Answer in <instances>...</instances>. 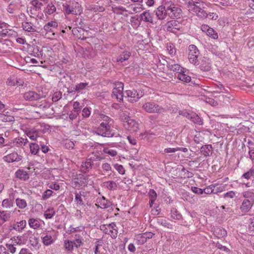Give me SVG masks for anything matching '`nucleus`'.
<instances>
[{
	"label": "nucleus",
	"mask_w": 254,
	"mask_h": 254,
	"mask_svg": "<svg viewBox=\"0 0 254 254\" xmlns=\"http://www.w3.org/2000/svg\"><path fill=\"white\" fill-rule=\"evenodd\" d=\"M254 202L244 200L240 207L241 211L244 213L249 212L253 206Z\"/></svg>",
	"instance_id": "obj_18"
},
{
	"label": "nucleus",
	"mask_w": 254,
	"mask_h": 254,
	"mask_svg": "<svg viewBox=\"0 0 254 254\" xmlns=\"http://www.w3.org/2000/svg\"><path fill=\"white\" fill-rule=\"evenodd\" d=\"M87 9L91 12H102L105 10L104 7L97 5L91 4L87 7Z\"/></svg>",
	"instance_id": "obj_30"
},
{
	"label": "nucleus",
	"mask_w": 254,
	"mask_h": 254,
	"mask_svg": "<svg viewBox=\"0 0 254 254\" xmlns=\"http://www.w3.org/2000/svg\"><path fill=\"white\" fill-rule=\"evenodd\" d=\"M157 222L160 224L161 225L167 227L168 228H171L172 225L170 223L168 222L165 219H163L162 217H159L158 219Z\"/></svg>",
	"instance_id": "obj_49"
},
{
	"label": "nucleus",
	"mask_w": 254,
	"mask_h": 254,
	"mask_svg": "<svg viewBox=\"0 0 254 254\" xmlns=\"http://www.w3.org/2000/svg\"><path fill=\"white\" fill-rule=\"evenodd\" d=\"M194 141L196 143L202 142L203 140V137L200 132H197L194 136Z\"/></svg>",
	"instance_id": "obj_60"
},
{
	"label": "nucleus",
	"mask_w": 254,
	"mask_h": 254,
	"mask_svg": "<svg viewBox=\"0 0 254 254\" xmlns=\"http://www.w3.org/2000/svg\"><path fill=\"white\" fill-rule=\"evenodd\" d=\"M27 135L32 140H36L38 137V132L36 130H33V129L29 130L27 133Z\"/></svg>",
	"instance_id": "obj_52"
},
{
	"label": "nucleus",
	"mask_w": 254,
	"mask_h": 254,
	"mask_svg": "<svg viewBox=\"0 0 254 254\" xmlns=\"http://www.w3.org/2000/svg\"><path fill=\"white\" fill-rule=\"evenodd\" d=\"M43 97H44L43 95L32 91H29L23 94V98L26 101L38 100Z\"/></svg>",
	"instance_id": "obj_10"
},
{
	"label": "nucleus",
	"mask_w": 254,
	"mask_h": 254,
	"mask_svg": "<svg viewBox=\"0 0 254 254\" xmlns=\"http://www.w3.org/2000/svg\"><path fill=\"white\" fill-rule=\"evenodd\" d=\"M115 169L120 174L123 175L125 174V170L123 166L121 165L116 164L114 165Z\"/></svg>",
	"instance_id": "obj_63"
},
{
	"label": "nucleus",
	"mask_w": 254,
	"mask_h": 254,
	"mask_svg": "<svg viewBox=\"0 0 254 254\" xmlns=\"http://www.w3.org/2000/svg\"><path fill=\"white\" fill-rule=\"evenodd\" d=\"M73 35L79 39L85 40L89 35L88 31L85 30L80 27H74L72 29Z\"/></svg>",
	"instance_id": "obj_9"
},
{
	"label": "nucleus",
	"mask_w": 254,
	"mask_h": 254,
	"mask_svg": "<svg viewBox=\"0 0 254 254\" xmlns=\"http://www.w3.org/2000/svg\"><path fill=\"white\" fill-rule=\"evenodd\" d=\"M142 109L148 113L161 114L165 112V109L153 102H147L143 104Z\"/></svg>",
	"instance_id": "obj_4"
},
{
	"label": "nucleus",
	"mask_w": 254,
	"mask_h": 254,
	"mask_svg": "<svg viewBox=\"0 0 254 254\" xmlns=\"http://www.w3.org/2000/svg\"><path fill=\"white\" fill-rule=\"evenodd\" d=\"M213 189H214V192L215 193L222 192L225 190V185L221 184L220 185L213 186Z\"/></svg>",
	"instance_id": "obj_57"
},
{
	"label": "nucleus",
	"mask_w": 254,
	"mask_h": 254,
	"mask_svg": "<svg viewBox=\"0 0 254 254\" xmlns=\"http://www.w3.org/2000/svg\"><path fill=\"white\" fill-rule=\"evenodd\" d=\"M43 242L44 245L46 246L50 245L53 242V239L51 236L46 235L43 238Z\"/></svg>",
	"instance_id": "obj_56"
},
{
	"label": "nucleus",
	"mask_w": 254,
	"mask_h": 254,
	"mask_svg": "<svg viewBox=\"0 0 254 254\" xmlns=\"http://www.w3.org/2000/svg\"><path fill=\"white\" fill-rule=\"evenodd\" d=\"M206 34L207 35L214 39H217L218 37L217 33L213 29L210 27L209 30H208V32L206 33Z\"/></svg>",
	"instance_id": "obj_54"
},
{
	"label": "nucleus",
	"mask_w": 254,
	"mask_h": 254,
	"mask_svg": "<svg viewBox=\"0 0 254 254\" xmlns=\"http://www.w3.org/2000/svg\"><path fill=\"white\" fill-rule=\"evenodd\" d=\"M254 175V169L251 168L248 172L244 173L242 177L247 180L250 179Z\"/></svg>",
	"instance_id": "obj_55"
},
{
	"label": "nucleus",
	"mask_w": 254,
	"mask_h": 254,
	"mask_svg": "<svg viewBox=\"0 0 254 254\" xmlns=\"http://www.w3.org/2000/svg\"><path fill=\"white\" fill-rule=\"evenodd\" d=\"M140 20L144 22L152 23L153 18L151 13L148 11H144L139 16Z\"/></svg>",
	"instance_id": "obj_19"
},
{
	"label": "nucleus",
	"mask_w": 254,
	"mask_h": 254,
	"mask_svg": "<svg viewBox=\"0 0 254 254\" xmlns=\"http://www.w3.org/2000/svg\"><path fill=\"white\" fill-rule=\"evenodd\" d=\"M103 159H104V158L100 155L99 153L96 152H93L92 154H90L88 156L87 160L89 161L93 165H94V162L100 161Z\"/></svg>",
	"instance_id": "obj_21"
},
{
	"label": "nucleus",
	"mask_w": 254,
	"mask_h": 254,
	"mask_svg": "<svg viewBox=\"0 0 254 254\" xmlns=\"http://www.w3.org/2000/svg\"><path fill=\"white\" fill-rule=\"evenodd\" d=\"M188 51V59L190 62L194 65L198 64V57L200 53L197 48L194 45H190L189 47Z\"/></svg>",
	"instance_id": "obj_5"
},
{
	"label": "nucleus",
	"mask_w": 254,
	"mask_h": 254,
	"mask_svg": "<svg viewBox=\"0 0 254 254\" xmlns=\"http://www.w3.org/2000/svg\"><path fill=\"white\" fill-rule=\"evenodd\" d=\"M10 217V214L9 212L5 211H0V220H1L2 223L8 221Z\"/></svg>",
	"instance_id": "obj_39"
},
{
	"label": "nucleus",
	"mask_w": 254,
	"mask_h": 254,
	"mask_svg": "<svg viewBox=\"0 0 254 254\" xmlns=\"http://www.w3.org/2000/svg\"><path fill=\"white\" fill-rule=\"evenodd\" d=\"M127 97H130V102H136L139 98L142 96V93L139 94L135 90H128L126 91Z\"/></svg>",
	"instance_id": "obj_13"
},
{
	"label": "nucleus",
	"mask_w": 254,
	"mask_h": 254,
	"mask_svg": "<svg viewBox=\"0 0 254 254\" xmlns=\"http://www.w3.org/2000/svg\"><path fill=\"white\" fill-rule=\"evenodd\" d=\"M101 118L103 122L101 123L97 129V134L104 137H112L114 133L110 130V128L111 125L113 123V120L104 115H101Z\"/></svg>",
	"instance_id": "obj_2"
},
{
	"label": "nucleus",
	"mask_w": 254,
	"mask_h": 254,
	"mask_svg": "<svg viewBox=\"0 0 254 254\" xmlns=\"http://www.w3.org/2000/svg\"><path fill=\"white\" fill-rule=\"evenodd\" d=\"M22 26L23 29L26 31L29 32H36L35 27H33V25L31 22H23L22 23Z\"/></svg>",
	"instance_id": "obj_25"
},
{
	"label": "nucleus",
	"mask_w": 254,
	"mask_h": 254,
	"mask_svg": "<svg viewBox=\"0 0 254 254\" xmlns=\"http://www.w3.org/2000/svg\"><path fill=\"white\" fill-rule=\"evenodd\" d=\"M87 85V83H80L77 84L75 87V90H76V92H79L85 89Z\"/></svg>",
	"instance_id": "obj_58"
},
{
	"label": "nucleus",
	"mask_w": 254,
	"mask_h": 254,
	"mask_svg": "<svg viewBox=\"0 0 254 254\" xmlns=\"http://www.w3.org/2000/svg\"><path fill=\"white\" fill-rule=\"evenodd\" d=\"M214 235L218 238L225 237L227 235V231L222 228H216L214 231Z\"/></svg>",
	"instance_id": "obj_26"
},
{
	"label": "nucleus",
	"mask_w": 254,
	"mask_h": 254,
	"mask_svg": "<svg viewBox=\"0 0 254 254\" xmlns=\"http://www.w3.org/2000/svg\"><path fill=\"white\" fill-rule=\"evenodd\" d=\"M213 151V148L211 144L204 145L200 148V152L204 157L211 156Z\"/></svg>",
	"instance_id": "obj_16"
},
{
	"label": "nucleus",
	"mask_w": 254,
	"mask_h": 254,
	"mask_svg": "<svg viewBox=\"0 0 254 254\" xmlns=\"http://www.w3.org/2000/svg\"><path fill=\"white\" fill-rule=\"evenodd\" d=\"M188 10L198 17L206 18L207 13L205 11L206 4L201 0H186Z\"/></svg>",
	"instance_id": "obj_1"
},
{
	"label": "nucleus",
	"mask_w": 254,
	"mask_h": 254,
	"mask_svg": "<svg viewBox=\"0 0 254 254\" xmlns=\"http://www.w3.org/2000/svg\"><path fill=\"white\" fill-rule=\"evenodd\" d=\"M191 112H190V111H188L187 110H180L179 112V115L185 117L188 119H190V116L191 115Z\"/></svg>",
	"instance_id": "obj_61"
},
{
	"label": "nucleus",
	"mask_w": 254,
	"mask_h": 254,
	"mask_svg": "<svg viewBox=\"0 0 254 254\" xmlns=\"http://www.w3.org/2000/svg\"><path fill=\"white\" fill-rule=\"evenodd\" d=\"M112 202L103 196L97 199V203L95 204L97 207L105 209L110 207L112 205Z\"/></svg>",
	"instance_id": "obj_12"
},
{
	"label": "nucleus",
	"mask_w": 254,
	"mask_h": 254,
	"mask_svg": "<svg viewBox=\"0 0 254 254\" xmlns=\"http://www.w3.org/2000/svg\"><path fill=\"white\" fill-rule=\"evenodd\" d=\"M84 191H80L79 193H75V201L76 202L77 204L80 205H83L84 203L82 200V199L81 198L82 196H84Z\"/></svg>",
	"instance_id": "obj_42"
},
{
	"label": "nucleus",
	"mask_w": 254,
	"mask_h": 254,
	"mask_svg": "<svg viewBox=\"0 0 254 254\" xmlns=\"http://www.w3.org/2000/svg\"><path fill=\"white\" fill-rule=\"evenodd\" d=\"M130 56V54L129 52L127 51L124 52L119 57L117 58L116 61L122 63L124 61L128 60Z\"/></svg>",
	"instance_id": "obj_35"
},
{
	"label": "nucleus",
	"mask_w": 254,
	"mask_h": 254,
	"mask_svg": "<svg viewBox=\"0 0 254 254\" xmlns=\"http://www.w3.org/2000/svg\"><path fill=\"white\" fill-rule=\"evenodd\" d=\"M58 27V23L56 21H51L47 23L44 26V29L47 32H52L53 29L56 28Z\"/></svg>",
	"instance_id": "obj_24"
},
{
	"label": "nucleus",
	"mask_w": 254,
	"mask_h": 254,
	"mask_svg": "<svg viewBox=\"0 0 254 254\" xmlns=\"http://www.w3.org/2000/svg\"><path fill=\"white\" fill-rule=\"evenodd\" d=\"M0 120L4 122H11L14 121V118L12 116L0 113Z\"/></svg>",
	"instance_id": "obj_41"
},
{
	"label": "nucleus",
	"mask_w": 254,
	"mask_h": 254,
	"mask_svg": "<svg viewBox=\"0 0 254 254\" xmlns=\"http://www.w3.org/2000/svg\"><path fill=\"white\" fill-rule=\"evenodd\" d=\"M167 9L165 8V4L163 5H160L155 10L156 15L159 20L164 19L168 13H167Z\"/></svg>",
	"instance_id": "obj_14"
},
{
	"label": "nucleus",
	"mask_w": 254,
	"mask_h": 254,
	"mask_svg": "<svg viewBox=\"0 0 254 254\" xmlns=\"http://www.w3.org/2000/svg\"><path fill=\"white\" fill-rule=\"evenodd\" d=\"M92 166L93 164L88 160L84 162H82L81 165L82 172L84 173L88 172Z\"/></svg>",
	"instance_id": "obj_29"
},
{
	"label": "nucleus",
	"mask_w": 254,
	"mask_h": 254,
	"mask_svg": "<svg viewBox=\"0 0 254 254\" xmlns=\"http://www.w3.org/2000/svg\"><path fill=\"white\" fill-rule=\"evenodd\" d=\"M15 201L16 205L20 209H24L27 206V202L25 199L17 198Z\"/></svg>",
	"instance_id": "obj_45"
},
{
	"label": "nucleus",
	"mask_w": 254,
	"mask_h": 254,
	"mask_svg": "<svg viewBox=\"0 0 254 254\" xmlns=\"http://www.w3.org/2000/svg\"><path fill=\"white\" fill-rule=\"evenodd\" d=\"M171 216L175 220H181L182 219L181 214L175 208H173L171 210Z\"/></svg>",
	"instance_id": "obj_34"
},
{
	"label": "nucleus",
	"mask_w": 254,
	"mask_h": 254,
	"mask_svg": "<svg viewBox=\"0 0 254 254\" xmlns=\"http://www.w3.org/2000/svg\"><path fill=\"white\" fill-rule=\"evenodd\" d=\"M28 224L29 226L34 229H37L40 228V220L35 218H30L28 220Z\"/></svg>",
	"instance_id": "obj_27"
},
{
	"label": "nucleus",
	"mask_w": 254,
	"mask_h": 254,
	"mask_svg": "<svg viewBox=\"0 0 254 254\" xmlns=\"http://www.w3.org/2000/svg\"><path fill=\"white\" fill-rule=\"evenodd\" d=\"M246 15L248 18L254 19V8H251L247 10Z\"/></svg>",
	"instance_id": "obj_64"
},
{
	"label": "nucleus",
	"mask_w": 254,
	"mask_h": 254,
	"mask_svg": "<svg viewBox=\"0 0 254 254\" xmlns=\"http://www.w3.org/2000/svg\"><path fill=\"white\" fill-rule=\"evenodd\" d=\"M64 248L67 252H71L73 250L74 245L72 241L65 240L64 241Z\"/></svg>",
	"instance_id": "obj_36"
},
{
	"label": "nucleus",
	"mask_w": 254,
	"mask_h": 254,
	"mask_svg": "<svg viewBox=\"0 0 254 254\" xmlns=\"http://www.w3.org/2000/svg\"><path fill=\"white\" fill-rule=\"evenodd\" d=\"M123 89L124 84L120 82H117L115 83L112 93V97L116 98L118 101H121L123 99Z\"/></svg>",
	"instance_id": "obj_7"
},
{
	"label": "nucleus",
	"mask_w": 254,
	"mask_h": 254,
	"mask_svg": "<svg viewBox=\"0 0 254 254\" xmlns=\"http://www.w3.org/2000/svg\"><path fill=\"white\" fill-rule=\"evenodd\" d=\"M176 76L179 80L183 81L186 83H189L191 80V78L190 76L187 75L183 73H178Z\"/></svg>",
	"instance_id": "obj_37"
},
{
	"label": "nucleus",
	"mask_w": 254,
	"mask_h": 254,
	"mask_svg": "<svg viewBox=\"0 0 254 254\" xmlns=\"http://www.w3.org/2000/svg\"><path fill=\"white\" fill-rule=\"evenodd\" d=\"M243 196L245 198L244 200L254 202V193L252 191H244L242 193Z\"/></svg>",
	"instance_id": "obj_33"
},
{
	"label": "nucleus",
	"mask_w": 254,
	"mask_h": 254,
	"mask_svg": "<svg viewBox=\"0 0 254 254\" xmlns=\"http://www.w3.org/2000/svg\"><path fill=\"white\" fill-rule=\"evenodd\" d=\"M26 225V221L25 220H21L14 224L12 229L20 232L25 227Z\"/></svg>",
	"instance_id": "obj_32"
},
{
	"label": "nucleus",
	"mask_w": 254,
	"mask_h": 254,
	"mask_svg": "<svg viewBox=\"0 0 254 254\" xmlns=\"http://www.w3.org/2000/svg\"><path fill=\"white\" fill-rule=\"evenodd\" d=\"M124 126L126 129L133 132L137 131L138 128V124L135 120L131 119L127 120L126 123H124Z\"/></svg>",
	"instance_id": "obj_11"
},
{
	"label": "nucleus",
	"mask_w": 254,
	"mask_h": 254,
	"mask_svg": "<svg viewBox=\"0 0 254 254\" xmlns=\"http://www.w3.org/2000/svg\"><path fill=\"white\" fill-rule=\"evenodd\" d=\"M165 8L167 9L168 15L172 19L180 18L182 10L180 8L171 1H167L165 3Z\"/></svg>",
	"instance_id": "obj_3"
},
{
	"label": "nucleus",
	"mask_w": 254,
	"mask_h": 254,
	"mask_svg": "<svg viewBox=\"0 0 254 254\" xmlns=\"http://www.w3.org/2000/svg\"><path fill=\"white\" fill-rule=\"evenodd\" d=\"M190 119L194 124L201 125L203 124V121L201 118L195 113H192L190 116Z\"/></svg>",
	"instance_id": "obj_31"
},
{
	"label": "nucleus",
	"mask_w": 254,
	"mask_h": 254,
	"mask_svg": "<svg viewBox=\"0 0 254 254\" xmlns=\"http://www.w3.org/2000/svg\"><path fill=\"white\" fill-rule=\"evenodd\" d=\"M142 6V5L140 4H138L137 5L130 4L128 6V8H130V10H128L127 12H128V13L130 14L140 12L141 11L143 10V8Z\"/></svg>",
	"instance_id": "obj_23"
},
{
	"label": "nucleus",
	"mask_w": 254,
	"mask_h": 254,
	"mask_svg": "<svg viewBox=\"0 0 254 254\" xmlns=\"http://www.w3.org/2000/svg\"><path fill=\"white\" fill-rule=\"evenodd\" d=\"M15 177L19 179L20 180H22L24 181L27 180L29 179V175L24 170L19 169L15 172Z\"/></svg>",
	"instance_id": "obj_22"
},
{
	"label": "nucleus",
	"mask_w": 254,
	"mask_h": 254,
	"mask_svg": "<svg viewBox=\"0 0 254 254\" xmlns=\"http://www.w3.org/2000/svg\"><path fill=\"white\" fill-rule=\"evenodd\" d=\"M12 202L8 199H5L2 201V205L6 208H10L12 206Z\"/></svg>",
	"instance_id": "obj_62"
},
{
	"label": "nucleus",
	"mask_w": 254,
	"mask_h": 254,
	"mask_svg": "<svg viewBox=\"0 0 254 254\" xmlns=\"http://www.w3.org/2000/svg\"><path fill=\"white\" fill-rule=\"evenodd\" d=\"M84 230V227L83 226H78L76 227H73L72 226H70L68 229L67 230L66 233L68 234H71L72 233L77 232H81L83 231Z\"/></svg>",
	"instance_id": "obj_38"
},
{
	"label": "nucleus",
	"mask_w": 254,
	"mask_h": 254,
	"mask_svg": "<svg viewBox=\"0 0 254 254\" xmlns=\"http://www.w3.org/2000/svg\"><path fill=\"white\" fill-rule=\"evenodd\" d=\"M62 93L61 91H56L55 92L53 95L52 97V101L54 102H56L58 101L62 98Z\"/></svg>",
	"instance_id": "obj_53"
},
{
	"label": "nucleus",
	"mask_w": 254,
	"mask_h": 254,
	"mask_svg": "<svg viewBox=\"0 0 254 254\" xmlns=\"http://www.w3.org/2000/svg\"><path fill=\"white\" fill-rule=\"evenodd\" d=\"M55 211L53 208H48L44 213V216L46 219H51L55 215Z\"/></svg>",
	"instance_id": "obj_47"
},
{
	"label": "nucleus",
	"mask_w": 254,
	"mask_h": 254,
	"mask_svg": "<svg viewBox=\"0 0 254 254\" xmlns=\"http://www.w3.org/2000/svg\"><path fill=\"white\" fill-rule=\"evenodd\" d=\"M31 4L37 11L41 10L43 6V3L39 2V0H32L31 1Z\"/></svg>",
	"instance_id": "obj_48"
},
{
	"label": "nucleus",
	"mask_w": 254,
	"mask_h": 254,
	"mask_svg": "<svg viewBox=\"0 0 254 254\" xmlns=\"http://www.w3.org/2000/svg\"><path fill=\"white\" fill-rule=\"evenodd\" d=\"M119 116L120 119L122 120L124 123H126L127 122V120H129L130 118L129 116V113L123 110H121L119 113Z\"/></svg>",
	"instance_id": "obj_28"
},
{
	"label": "nucleus",
	"mask_w": 254,
	"mask_h": 254,
	"mask_svg": "<svg viewBox=\"0 0 254 254\" xmlns=\"http://www.w3.org/2000/svg\"><path fill=\"white\" fill-rule=\"evenodd\" d=\"M53 193V191L51 190H47L45 191L42 195V199L46 200L48 199Z\"/></svg>",
	"instance_id": "obj_59"
},
{
	"label": "nucleus",
	"mask_w": 254,
	"mask_h": 254,
	"mask_svg": "<svg viewBox=\"0 0 254 254\" xmlns=\"http://www.w3.org/2000/svg\"><path fill=\"white\" fill-rule=\"evenodd\" d=\"M51 103L46 99H43L40 101L37 102L35 104V107L42 110L49 108L51 106Z\"/></svg>",
	"instance_id": "obj_20"
},
{
	"label": "nucleus",
	"mask_w": 254,
	"mask_h": 254,
	"mask_svg": "<svg viewBox=\"0 0 254 254\" xmlns=\"http://www.w3.org/2000/svg\"><path fill=\"white\" fill-rule=\"evenodd\" d=\"M56 10V8L55 6L52 3H49L47 5L45 9L44 10V12L46 14H52Z\"/></svg>",
	"instance_id": "obj_40"
},
{
	"label": "nucleus",
	"mask_w": 254,
	"mask_h": 254,
	"mask_svg": "<svg viewBox=\"0 0 254 254\" xmlns=\"http://www.w3.org/2000/svg\"><path fill=\"white\" fill-rule=\"evenodd\" d=\"M167 30L168 31L172 33H175L176 30H178L180 28V25L177 21H171L167 23Z\"/></svg>",
	"instance_id": "obj_17"
},
{
	"label": "nucleus",
	"mask_w": 254,
	"mask_h": 254,
	"mask_svg": "<svg viewBox=\"0 0 254 254\" xmlns=\"http://www.w3.org/2000/svg\"><path fill=\"white\" fill-rule=\"evenodd\" d=\"M4 159L5 161L9 163L19 161L21 160V156L19 155L16 152H12L5 156Z\"/></svg>",
	"instance_id": "obj_15"
},
{
	"label": "nucleus",
	"mask_w": 254,
	"mask_h": 254,
	"mask_svg": "<svg viewBox=\"0 0 254 254\" xmlns=\"http://www.w3.org/2000/svg\"><path fill=\"white\" fill-rule=\"evenodd\" d=\"M201 69L203 71H208L210 69V62L209 59L202 61L201 63Z\"/></svg>",
	"instance_id": "obj_43"
},
{
	"label": "nucleus",
	"mask_w": 254,
	"mask_h": 254,
	"mask_svg": "<svg viewBox=\"0 0 254 254\" xmlns=\"http://www.w3.org/2000/svg\"><path fill=\"white\" fill-rule=\"evenodd\" d=\"M75 5L74 7L73 5H69L67 4H64V10L65 13L68 14H72L77 15L80 13L81 12V6L79 5L77 2H76Z\"/></svg>",
	"instance_id": "obj_8"
},
{
	"label": "nucleus",
	"mask_w": 254,
	"mask_h": 254,
	"mask_svg": "<svg viewBox=\"0 0 254 254\" xmlns=\"http://www.w3.org/2000/svg\"><path fill=\"white\" fill-rule=\"evenodd\" d=\"M128 10L126 9L125 7L120 6L113 7V11L117 14H123L125 12H127Z\"/></svg>",
	"instance_id": "obj_44"
},
{
	"label": "nucleus",
	"mask_w": 254,
	"mask_h": 254,
	"mask_svg": "<svg viewBox=\"0 0 254 254\" xmlns=\"http://www.w3.org/2000/svg\"><path fill=\"white\" fill-rule=\"evenodd\" d=\"M30 149L31 153L33 154L36 155L39 150V146L38 144L35 143H31L30 144Z\"/></svg>",
	"instance_id": "obj_50"
},
{
	"label": "nucleus",
	"mask_w": 254,
	"mask_h": 254,
	"mask_svg": "<svg viewBox=\"0 0 254 254\" xmlns=\"http://www.w3.org/2000/svg\"><path fill=\"white\" fill-rule=\"evenodd\" d=\"M74 247L76 248L80 247L83 245V239L81 238L80 236H78V238H75L72 241Z\"/></svg>",
	"instance_id": "obj_46"
},
{
	"label": "nucleus",
	"mask_w": 254,
	"mask_h": 254,
	"mask_svg": "<svg viewBox=\"0 0 254 254\" xmlns=\"http://www.w3.org/2000/svg\"><path fill=\"white\" fill-rule=\"evenodd\" d=\"M105 183L106 187L110 190H115L117 189V185L113 181H108Z\"/></svg>",
	"instance_id": "obj_51"
},
{
	"label": "nucleus",
	"mask_w": 254,
	"mask_h": 254,
	"mask_svg": "<svg viewBox=\"0 0 254 254\" xmlns=\"http://www.w3.org/2000/svg\"><path fill=\"white\" fill-rule=\"evenodd\" d=\"M101 230L106 234L110 235V236L115 239L118 235V230L116 224L115 223H112L108 225H103L100 226Z\"/></svg>",
	"instance_id": "obj_6"
}]
</instances>
